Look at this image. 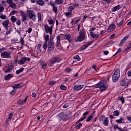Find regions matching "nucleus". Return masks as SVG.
<instances>
[{"label": "nucleus", "instance_id": "nucleus-1", "mask_svg": "<svg viewBox=\"0 0 131 131\" xmlns=\"http://www.w3.org/2000/svg\"><path fill=\"white\" fill-rule=\"evenodd\" d=\"M60 62H61V58L58 57H54L49 60V63L48 66L50 67H53V66H54V64H55V63H59Z\"/></svg>", "mask_w": 131, "mask_h": 131}, {"label": "nucleus", "instance_id": "nucleus-2", "mask_svg": "<svg viewBox=\"0 0 131 131\" xmlns=\"http://www.w3.org/2000/svg\"><path fill=\"white\" fill-rule=\"evenodd\" d=\"M120 77V70L119 69H117L114 74L113 75L112 78L114 82H116L119 79Z\"/></svg>", "mask_w": 131, "mask_h": 131}, {"label": "nucleus", "instance_id": "nucleus-3", "mask_svg": "<svg viewBox=\"0 0 131 131\" xmlns=\"http://www.w3.org/2000/svg\"><path fill=\"white\" fill-rule=\"evenodd\" d=\"M95 87L97 88V89L99 88L102 92H104V91L107 90V86H106L104 81H100L96 85Z\"/></svg>", "mask_w": 131, "mask_h": 131}, {"label": "nucleus", "instance_id": "nucleus-4", "mask_svg": "<svg viewBox=\"0 0 131 131\" xmlns=\"http://www.w3.org/2000/svg\"><path fill=\"white\" fill-rule=\"evenodd\" d=\"M28 15L30 19H31L33 21H35L36 19V15H35V12L33 10H29L27 11Z\"/></svg>", "mask_w": 131, "mask_h": 131}, {"label": "nucleus", "instance_id": "nucleus-5", "mask_svg": "<svg viewBox=\"0 0 131 131\" xmlns=\"http://www.w3.org/2000/svg\"><path fill=\"white\" fill-rule=\"evenodd\" d=\"M47 48L49 51H53L55 48V43L54 42V41H53V38H50L48 41Z\"/></svg>", "mask_w": 131, "mask_h": 131}, {"label": "nucleus", "instance_id": "nucleus-6", "mask_svg": "<svg viewBox=\"0 0 131 131\" xmlns=\"http://www.w3.org/2000/svg\"><path fill=\"white\" fill-rule=\"evenodd\" d=\"M49 39H50V36L47 34L45 36V42L43 43L42 47L43 50H47L48 48V41H49Z\"/></svg>", "mask_w": 131, "mask_h": 131}, {"label": "nucleus", "instance_id": "nucleus-7", "mask_svg": "<svg viewBox=\"0 0 131 131\" xmlns=\"http://www.w3.org/2000/svg\"><path fill=\"white\" fill-rule=\"evenodd\" d=\"M14 69V66L13 65L7 64L4 68V72L5 73H8L11 72V71L13 70Z\"/></svg>", "mask_w": 131, "mask_h": 131}, {"label": "nucleus", "instance_id": "nucleus-8", "mask_svg": "<svg viewBox=\"0 0 131 131\" xmlns=\"http://www.w3.org/2000/svg\"><path fill=\"white\" fill-rule=\"evenodd\" d=\"M29 62L30 61V58L29 57H23L20 59L18 61V64L19 65H23L26 61Z\"/></svg>", "mask_w": 131, "mask_h": 131}, {"label": "nucleus", "instance_id": "nucleus-9", "mask_svg": "<svg viewBox=\"0 0 131 131\" xmlns=\"http://www.w3.org/2000/svg\"><path fill=\"white\" fill-rule=\"evenodd\" d=\"M2 58H5L6 59H9L11 58V55L10 53L7 52L6 51H4L1 53Z\"/></svg>", "mask_w": 131, "mask_h": 131}, {"label": "nucleus", "instance_id": "nucleus-10", "mask_svg": "<svg viewBox=\"0 0 131 131\" xmlns=\"http://www.w3.org/2000/svg\"><path fill=\"white\" fill-rule=\"evenodd\" d=\"M21 14L22 22H25L27 20V14L23 11H20Z\"/></svg>", "mask_w": 131, "mask_h": 131}, {"label": "nucleus", "instance_id": "nucleus-11", "mask_svg": "<svg viewBox=\"0 0 131 131\" xmlns=\"http://www.w3.org/2000/svg\"><path fill=\"white\" fill-rule=\"evenodd\" d=\"M128 37H129V35H127L126 36H125L121 41V42H120V43L119 44V47H122V46H123V43H125V41L127 40V39H128Z\"/></svg>", "mask_w": 131, "mask_h": 131}, {"label": "nucleus", "instance_id": "nucleus-12", "mask_svg": "<svg viewBox=\"0 0 131 131\" xmlns=\"http://www.w3.org/2000/svg\"><path fill=\"white\" fill-rule=\"evenodd\" d=\"M11 86L14 89H21V88H23V86H24V84H23L22 83H18V84H15L14 85H12Z\"/></svg>", "mask_w": 131, "mask_h": 131}, {"label": "nucleus", "instance_id": "nucleus-13", "mask_svg": "<svg viewBox=\"0 0 131 131\" xmlns=\"http://www.w3.org/2000/svg\"><path fill=\"white\" fill-rule=\"evenodd\" d=\"M53 26H51L50 27H49V25H46L45 26V31L46 32V33H49V32L52 30H53Z\"/></svg>", "mask_w": 131, "mask_h": 131}, {"label": "nucleus", "instance_id": "nucleus-14", "mask_svg": "<svg viewBox=\"0 0 131 131\" xmlns=\"http://www.w3.org/2000/svg\"><path fill=\"white\" fill-rule=\"evenodd\" d=\"M90 114V112L86 111L85 113H84L82 115V116H83L82 118L79 119V121H83L85 118H86V115H89Z\"/></svg>", "mask_w": 131, "mask_h": 131}, {"label": "nucleus", "instance_id": "nucleus-15", "mask_svg": "<svg viewBox=\"0 0 131 131\" xmlns=\"http://www.w3.org/2000/svg\"><path fill=\"white\" fill-rule=\"evenodd\" d=\"M64 39H67L68 40L69 42H71V35L69 34H66L64 37H63Z\"/></svg>", "mask_w": 131, "mask_h": 131}, {"label": "nucleus", "instance_id": "nucleus-16", "mask_svg": "<svg viewBox=\"0 0 131 131\" xmlns=\"http://www.w3.org/2000/svg\"><path fill=\"white\" fill-rule=\"evenodd\" d=\"M103 124L105 126H108L109 124V118L108 117H105L103 121Z\"/></svg>", "mask_w": 131, "mask_h": 131}, {"label": "nucleus", "instance_id": "nucleus-17", "mask_svg": "<svg viewBox=\"0 0 131 131\" xmlns=\"http://www.w3.org/2000/svg\"><path fill=\"white\" fill-rule=\"evenodd\" d=\"M95 112L94 111L93 112V113L91 114V115L90 116H89L86 120V121L87 122H90V121H91L92 120V119H93V118L94 117V116H95Z\"/></svg>", "mask_w": 131, "mask_h": 131}, {"label": "nucleus", "instance_id": "nucleus-18", "mask_svg": "<svg viewBox=\"0 0 131 131\" xmlns=\"http://www.w3.org/2000/svg\"><path fill=\"white\" fill-rule=\"evenodd\" d=\"M121 8H122V7H121V5H117L116 6H115L112 9V12H116V11L120 10Z\"/></svg>", "mask_w": 131, "mask_h": 131}, {"label": "nucleus", "instance_id": "nucleus-19", "mask_svg": "<svg viewBox=\"0 0 131 131\" xmlns=\"http://www.w3.org/2000/svg\"><path fill=\"white\" fill-rule=\"evenodd\" d=\"M83 88V85H75L74 86V90L75 91H80V90H82Z\"/></svg>", "mask_w": 131, "mask_h": 131}, {"label": "nucleus", "instance_id": "nucleus-20", "mask_svg": "<svg viewBox=\"0 0 131 131\" xmlns=\"http://www.w3.org/2000/svg\"><path fill=\"white\" fill-rule=\"evenodd\" d=\"M80 121H79V120L76 122V124L75 125V128L76 129H79L81 126H82V124L81 123H79Z\"/></svg>", "mask_w": 131, "mask_h": 131}, {"label": "nucleus", "instance_id": "nucleus-21", "mask_svg": "<svg viewBox=\"0 0 131 131\" xmlns=\"http://www.w3.org/2000/svg\"><path fill=\"white\" fill-rule=\"evenodd\" d=\"M93 43V41H90V42L85 44L84 46V47H82L81 49H80V51L81 52V51H83L84 50H85L86 49V48H88V47H90V46H91V44Z\"/></svg>", "mask_w": 131, "mask_h": 131}, {"label": "nucleus", "instance_id": "nucleus-22", "mask_svg": "<svg viewBox=\"0 0 131 131\" xmlns=\"http://www.w3.org/2000/svg\"><path fill=\"white\" fill-rule=\"evenodd\" d=\"M60 43H61V37L60 36V35H58L57 36V43L56 45V47L58 48Z\"/></svg>", "mask_w": 131, "mask_h": 131}, {"label": "nucleus", "instance_id": "nucleus-23", "mask_svg": "<svg viewBox=\"0 0 131 131\" xmlns=\"http://www.w3.org/2000/svg\"><path fill=\"white\" fill-rule=\"evenodd\" d=\"M36 3L39 6H44L45 5V2L42 0H36Z\"/></svg>", "mask_w": 131, "mask_h": 131}, {"label": "nucleus", "instance_id": "nucleus-24", "mask_svg": "<svg viewBox=\"0 0 131 131\" xmlns=\"http://www.w3.org/2000/svg\"><path fill=\"white\" fill-rule=\"evenodd\" d=\"M78 41H82L85 39V36H82L81 35H79V36L77 38Z\"/></svg>", "mask_w": 131, "mask_h": 131}, {"label": "nucleus", "instance_id": "nucleus-25", "mask_svg": "<svg viewBox=\"0 0 131 131\" xmlns=\"http://www.w3.org/2000/svg\"><path fill=\"white\" fill-rule=\"evenodd\" d=\"M90 35L92 38H98L99 35L98 34H95L93 32H90Z\"/></svg>", "mask_w": 131, "mask_h": 131}, {"label": "nucleus", "instance_id": "nucleus-26", "mask_svg": "<svg viewBox=\"0 0 131 131\" xmlns=\"http://www.w3.org/2000/svg\"><path fill=\"white\" fill-rule=\"evenodd\" d=\"M116 26L114 24H112L110 25L109 27L107 29V30H112V29H115Z\"/></svg>", "mask_w": 131, "mask_h": 131}, {"label": "nucleus", "instance_id": "nucleus-27", "mask_svg": "<svg viewBox=\"0 0 131 131\" xmlns=\"http://www.w3.org/2000/svg\"><path fill=\"white\" fill-rule=\"evenodd\" d=\"M9 20H6L5 21H3V22L2 23V25H3L4 27H8L9 26Z\"/></svg>", "mask_w": 131, "mask_h": 131}, {"label": "nucleus", "instance_id": "nucleus-28", "mask_svg": "<svg viewBox=\"0 0 131 131\" xmlns=\"http://www.w3.org/2000/svg\"><path fill=\"white\" fill-rule=\"evenodd\" d=\"M37 113H38V111H37V110H36V108H33L32 110L31 114L33 116L36 115V114H37Z\"/></svg>", "mask_w": 131, "mask_h": 131}, {"label": "nucleus", "instance_id": "nucleus-29", "mask_svg": "<svg viewBox=\"0 0 131 131\" xmlns=\"http://www.w3.org/2000/svg\"><path fill=\"white\" fill-rule=\"evenodd\" d=\"M14 76L12 74H9L7 75L5 77V80H9V79H11L12 77H13Z\"/></svg>", "mask_w": 131, "mask_h": 131}, {"label": "nucleus", "instance_id": "nucleus-30", "mask_svg": "<svg viewBox=\"0 0 131 131\" xmlns=\"http://www.w3.org/2000/svg\"><path fill=\"white\" fill-rule=\"evenodd\" d=\"M20 42L21 43V47H20V49L21 50L23 49V46H24V38L21 37H20Z\"/></svg>", "mask_w": 131, "mask_h": 131}, {"label": "nucleus", "instance_id": "nucleus-31", "mask_svg": "<svg viewBox=\"0 0 131 131\" xmlns=\"http://www.w3.org/2000/svg\"><path fill=\"white\" fill-rule=\"evenodd\" d=\"M68 119H69V117L68 116V115L64 114V115H63V117H62V119H61V120L66 121Z\"/></svg>", "mask_w": 131, "mask_h": 131}, {"label": "nucleus", "instance_id": "nucleus-32", "mask_svg": "<svg viewBox=\"0 0 131 131\" xmlns=\"http://www.w3.org/2000/svg\"><path fill=\"white\" fill-rule=\"evenodd\" d=\"M79 35H82L85 36V31H84V29H81L80 30L79 32Z\"/></svg>", "mask_w": 131, "mask_h": 131}, {"label": "nucleus", "instance_id": "nucleus-33", "mask_svg": "<svg viewBox=\"0 0 131 131\" xmlns=\"http://www.w3.org/2000/svg\"><path fill=\"white\" fill-rule=\"evenodd\" d=\"M10 7L14 10L17 8V5L15 3L12 2L10 5Z\"/></svg>", "mask_w": 131, "mask_h": 131}, {"label": "nucleus", "instance_id": "nucleus-34", "mask_svg": "<svg viewBox=\"0 0 131 131\" xmlns=\"http://www.w3.org/2000/svg\"><path fill=\"white\" fill-rule=\"evenodd\" d=\"M64 112H61L60 114H59L57 116L58 117V118H60V119H61L62 120L64 115Z\"/></svg>", "mask_w": 131, "mask_h": 131}, {"label": "nucleus", "instance_id": "nucleus-35", "mask_svg": "<svg viewBox=\"0 0 131 131\" xmlns=\"http://www.w3.org/2000/svg\"><path fill=\"white\" fill-rule=\"evenodd\" d=\"M65 16H66V17H67L68 18H69V17H71V16H72V12H66L64 14Z\"/></svg>", "mask_w": 131, "mask_h": 131}, {"label": "nucleus", "instance_id": "nucleus-36", "mask_svg": "<svg viewBox=\"0 0 131 131\" xmlns=\"http://www.w3.org/2000/svg\"><path fill=\"white\" fill-rule=\"evenodd\" d=\"M55 5H61V4H63V0H55Z\"/></svg>", "mask_w": 131, "mask_h": 131}, {"label": "nucleus", "instance_id": "nucleus-37", "mask_svg": "<svg viewBox=\"0 0 131 131\" xmlns=\"http://www.w3.org/2000/svg\"><path fill=\"white\" fill-rule=\"evenodd\" d=\"M60 90H61V91H66L67 90V86H66L63 84H61L60 86Z\"/></svg>", "mask_w": 131, "mask_h": 131}, {"label": "nucleus", "instance_id": "nucleus-38", "mask_svg": "<svg viewBox=\"0 0 131 131\" xmlns=\"http://www.w3.org/2000/svg\"><path fill=\"white\" fill-rule=\"evenodd\" d=\"M122 120H124V118L121 117L120 119H117L116 120V122H117V123H122Z\"/></svg>", "mask_w": 131, "mask_h": 131}, {"label": "nucleus", "instance_id": "nucleus-39", "mask_svg": "<svg viewBox=\"0 0 131 131\" xmlns=\"http://www.w3.org/2000/svg\"><path fill=\"white\" fill-rule=\"evenodd\" d=\"M23 71H24V68H21L20 69L17 70L16 71V74H20V73H21V72H23Z\"/></svg>", "mask_w": 131, "mask_h": 131}, {"label": "nucleus", "instance_id": "nucleus-40", "mask_svg": "<svg viewBox=\"0 0 131 131\" xmlns=\"http://www.w3.org/2000/svg\"><path fill=\"white\" fill-rule=\"evenodd\" d=\"M120 113L118 111H115L113 113V115L114 116H119Z\"/></svg>", "mask_w": 131, "mask_h": 131}, {"label": "nucleus", "instance_id": "nucleus-41", "mask_svg": "<svg viewBox=\"0 0 131 131\" xmlns=\"http://www.w3.org/2000/svg\"><path fill=\"white\" fill-rule=\"evenodd\" d=\"M69 12H72L74 10V6H70L68 8Z\"/></svg>", "mask_w": 131, "mask_h": 131}, {"label": "nucleus", "instance_id": "nucleus-42", "mask_svg": "<svg viewBox=\"0 0 131 131\" xmlns=\"http://www.w3.org/2000/svg\"><path fill=\"white\" fill-rule=\"evenodd\" d=\"M10 20H11V21L13 23H15V22H16V21H17V18H16V17H15V16H12L10 18Z\"/></svg>", "mask_w": 131, "mask_h": 131}, {"label": "nucleus", "instance_id": "nucleus-43", "mask_svg": "<svg viewBox=\"0 0 131 131\" xmlns=\"http://www.w3.org/2000/svg\"><path fill=\"white\" fill-rule=\"evenodd\" d=\"M41 66L42 69H47V66H48V65L46 63H41Z\"/></svg>", "mask_w": 131, "mask_h": 131}, {"label": "nucleus", "instance_id": "nucleus-44", "mask_svg": "<svg viewBox=\"0 0 131 131\" xmlns=\"http://www.w3.org/2000/svg\"><path fill=\"white\" fill-rule=\"evenodd\" d=\"M52 11L54 12V13H57V12H58V8H57V6L54 5V6H53Z\"/></svg>", "mask_w": 131, "mask_h": 131}, {"label": "nucleus", "instance_id": "nucleus-45", "mask_svg": "<svg viewBox=\"0 0 131 131\" xmlns=\"http://www.w3.org/2000/svg\"><path fill=\"white\" fill-rule=\"evenodd\" d=\"M105 115H101L99 116V119L100 121H103L105 119Z\"/></svg>", "mask_w": 131, "mask_h": 131}, {"label": "nucleus", "instance_id": "nucleus-46", "mask_svg": "<svg viewBox=\"0 0 131 131\" xmlns=\"http://www.w3.org/2000/svg\"><path fill=\"white\" fill-rule=\"evenodd\" d=\"M13 31V29L11 28L9 30L7 31L6 33H5V35H8V34H11V32Z\"/></svg>", "mask_w": 131, "mask_h": 131}, {"label": "nucleus", "instance_id": "nucleus-47", "mask_svg": "<svg viewBox=\"0 0 131 131\" xmlns=\"http://www.w3.org/2000/svg\"><path fill=\"white\" fill-rule=\"evenodd\" d=\"M125 80L123 79L120 82V84L122 85V86H124V85H125Z\"/></svg>", "mask_w": 131, "mask_h": 131}, {"label": "nucleus", "instance_id": "nucleus-48", "mask_svg": "<svg viewBox=\"0 0 131 131\" xmlns=\"http://www.w3.org/2000/svg\"><path fill=\"white\" fill-rule=\"evenodd\" d=\"M0 18L2 19V20H6L7 19V16L5 15H3V14H1V15L0 16Z\"/></svg>", "mask_w": 131, "mask_h": 131}, {"label": "nucleus", "instance_id": "nucleus-49", "mask_svg": "<svg viewBox=\"0 0 131 131\" xmlns=\"http://www.w3.org/2000/svg\"><path fill=\"white\" fill-rule=\"evenodd\" d=\"M37 16H38V21H41V14H40V12L37 13Z\"/></svg>", "mask_w": 131, "mask_h": 131}, {"label": "nucleus", "instance_id": "nucleus-50", "mask_svg": "<svg viewBox=\"0 0 131 131\" xmlns=\"http://www.w3.org/2000/svg\"><path fill=\"white\" fill-rule=\"evenodd\" d=\"M74 59H75V60L77 59L78 61H80V57H79V55H77L75 56H74Z\"/></svg>", "mask_w": 131, "mask_h": 131}, {"label": "nucleus", "instance_id": "nucleus-51", "mask_svg": "<svg viewBox=\"0 0 131 131\" xmlns=\"http://www.w3.org/2000/svg\"><path fill=\"white\" fill-rule=\"evenodd\" d=\"M124 20V19H123L121 21V22L117 24V26H119V27H120V26H121V25H122V24H123Z\"/></svg>", "mask_w": 131, "mask_h": 131}, {"label": "nucleus", "instance_id": "nucleus-52", "mask_svg": "<svg viewBox=\"0 0 131 131\" xmlns=\"http://www.w3.org/2000/svg\"><path fill=\"white\" fill-rule=\"evenodd\" d=\"M120 101H121L122 104H124V102H125V101L124 100V97H120Z\"/></svg>", "mask_w": 131, "mask_h": 131}, {"label": "nucleus", "instance_id": "nucleus-53", "mask_svg": "<svg viewBox=\"0 0 131 131\" xmlns=\"http://www.w3.org/2000/svg\"><path fill=\"white\" fill-rule=\"evenodd\" d=\"M48 22L50 25H53L54 24V20L53 19H49Z\"/></svg>", "mask_w": 131, "mask_h": 131}, {"label": "nucleus", "instance_id": "nucleus-54", "mask_svg": "<svg viewBox=\"0 0 131 131\" xmlns=\"http://www.w3.org/2000/svg\"><path fill=\"white\" fill-rule=\"evenodd\" d=\"M12 117H13V113H10L8 117V119L11 120Z\"/></svg>", "mask_w": 131, "mask_h": 131}, {"label": "nucleus", "instance_id": "nucleus-55", "mask_svg": "<svg viewBox=\"0 0 131 131\" xmlns=\"http://www.w3.org/2000/svg\"><path fill=\"white\" fill-rule=\"evenodd\" d=\"M55 83H56V81H52L49 82V85H53V84H55Z\"/></svg>", "mask_w": 131, "mask_h": 131}, {"label": "nucleus", "instance_id": "nucleus-56", "mask_svg": "<svg viewBox=\"0 0 131 131\" xmlns=\"http://www.w3.org/2000/svg\"><path fill=\"white\" fill-rule=\"evenodd\" d=\"M18 104L19 105H24V100H19V101L18 102Z\"/></svg>", "mask_w": 131, "mask_h": 131}, {"label": "nucleus", "instance_id": "nucleus-57", "mask_svg": "<svg viewBox=\"0 0 131 131\" xmlns=\"http://www.w3.org/2000/svg\"><path fill=\"white\" fill-rule=\"evenodd\" d=\"M16 24H17V25H18V26H20V25H21V20H20V19H18L16 21Z\"/></svg>", "mask_w": 131, "mask_h": 131}, {"label": "nucleus", "instance_id": "nucleus-58", "mask_svg": "<svg viewBox=\"0 0 131 131\" xmlns=\"http://www.w3.org/2000/svg\"><path fill=\"white\" fill-rule=\"evenodd\" d=\"M17 13H18V11H17L16 10H13L11 12V15H15V14H17Z\"/></svg>", "mask_w": 131, "mask_h": 131}, {"label": "nucleus", "instance_id": "nucleus-59", "mask_svg": "<svg viewBox=\"0 0 131 131\" xmlns=\"http://www.w3.org/2000/svg\"><path fill=\"white\" fill-rule=\"evenodd\" d=\"M16 93V90H13L12 92H10V95H15Z\"/></svg>", "mask_w": 131, "mask_h": 131}, {"label": "nucleus", "instance_id": "nucleus-60", "mask_svg": "<svg viewBox=\"0 0 131 131\" xmlns=\"http://www.w3.org/2000/svg\"><path fill=\"white\" fill-rule=\"evenodd\" d=\"M6 3H7V4H9V5H10L11 4L13 3V0H7Z\"/></svg>", "mask_w": 131, "mask_h": 131}, {"label": "nucleus", "instance_id": "nucleus-61", "mask_svg": "<svg viewBox=\"0 0 131 131\" xmlns=\"http://www.w3.org/2000/svg\"><path fill=\"white\" fill-rule=\"evenodd\" d=\"M129 49H131V42L129 43V46L125 49L126 52L128 51Z\"/></svg>", "mask_w": 131, "mask_h": 131}, {"label": "nucleus", "instance_id": "nucleus-62", "mask_svg": "<svg viewBox=\"0 0 131 131\" xmlns=\"http://www.w3.org/2000/svg\"><path fill=\"white\" fill-rule=\"evenodd\" d=\"M11 40L13 42H14V43H15L17 42V41H18V39L17 38H16L14 39H12Z\"/></svg>", "mask_w": 131, "mask_h": 131}, {"label": "nucleus", "instance_id": "nucleus-63", "mask_svg": "<svg viewBox=\"0 0 131 131\" xmlns=\"http://www.w3.org/2000/svg\"><path fill=\"white\" fill-rule=\"evenodd\" d=\"M65 70L68 73H70V72H71L72 71L71 69H66Z\"/></svg>", "mask_w": 131, "mask_h": 131}, {"label": "nucleus", "instance_id": "nucleus-64", "mask_svg": "<svg viewBox=\"0 0 131 131\" xmlns=\"http://www.w3.org/2000/svg\"><path fill=\"white\" fill-rule=\"evenodd\" d=\"M69 105L68 104V103H66L63 106V108H68Z\"/></svg>", "mask_w": 131, "mask_h": 131}]
</instances>
